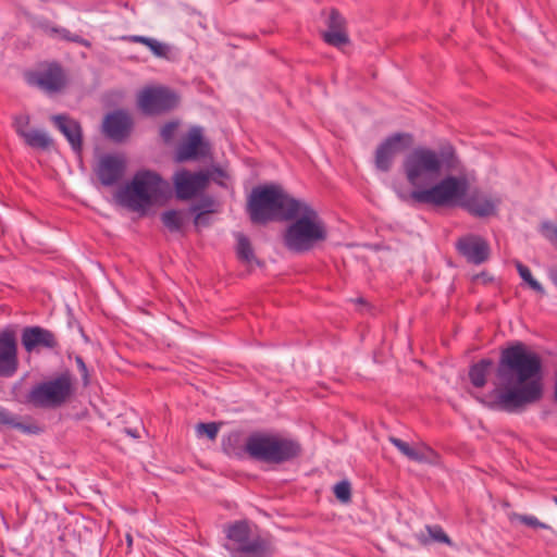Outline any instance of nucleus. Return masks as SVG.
Instances as JSON below:
<instances>
[{
	"mask_svg": "<svg viewBox=\"0 0 557 557\" xmlns=\"http://www.w3.org/2000/svg\"><path fill=\"white\" fill-rule=\"evenodd\" d=\"M178 122L171 121L165 123L160 129V136L165 144H171L176 135Z\"/></svg>",
	"mask_w": 557,
	"mask_h": 557,
	"instance_id": "38",
	"label": "nucleus"
},
{
	"mask_svg": "<svg viewBox=\"0 0 557 557\" xmlns=\"http://www.w3.org/2000/svg\"><path fill=\"white\" fill-rule=\"evenodd\" d=\"M456 249L467 262L474 265L486 262L491 255V248L486 239L475 234H467L458 238Z\"/></svg>",
	"mask_w": 557,
	"mask_h": 557,
	"instance_id": "17",
	"label": "nucleus"
},
{
	"mask_svg": "<svg viewBox=\"0 0 557 557\" xmlns=\"http://www.w3.org/2000/svg\"><path fill=\"white\" fill-rule=\"evenodd\" d=\"M517 271L520 275V277L528 283V285L535 292L543 294L544 288L543 286L532 276V273L530 269L522 264L521 262L517 261L516 263Z\"/></svg>",
	"mask_w": 557,
	"mask_h": 557,
	"instance_id": "33",
	"label": "nucleus"
},
{
	"mask_svg": "<svg viewBox=\"0 0 557 557\" xmlns=\"http://www.w3.org/2000/svg\"><path fill=\"white\" fill-rule=\"evenodd\" d=\"M213 206V201L210 198H203L198 203L191 207V210L198 212L196 220L200 218L202 213L211 212V207Z\"/></svg>",
	"mask_w": 557,
	"mask_h": 557,
	"instance_id": "43",
	"label": "nucleus"
},
{
	"mask_svg": "<svg viewBox=\"0 0 557 557\" xmlns=\"http://www.w3.org/2000/svg\"><path fill=\"white\" fill-rule=\"evenodd\" d=\"M553 499H554L555 504L557 505V496H554Z\"/></svg>",
	"mask_w": 557,
	"mask_h": 557,
	"instance_id": "50",
	"label": "nucleus"
},
{
	"mask_svg": "<svg viewBox=\"0 0 557 557\" xmlns=\"http://www.w3.org/2000/svg\"><path fill=\"white\" fill-rule=\"evenodd\" d=\"M496 376L499 383H541L544 377L543 358L525 343L511 342L499 351Z\"/></svg>",
	"mask_w": 557,
	"mask_h": 557,
	"instance_id": "3",
	"label": "nucleus"
},
{
	"mask_svg": "<svg viewBox=\"0 0 557 557\" xmlns=\"http://www.w3.org/2000/svg\"><path fill=\"white\" fill-rule=\"evenodd\" d=\"M389 442L408 459L416 461L417 459V446L412 447L408 443L400 438L391 436Z\"/></svg>",
	"mask_w": 557,
	"mask_h": 557,
	"instance_id": "34",
	"label": "nucleus"
},
{
	"mask_svg": "<svg viewBox=\"0 0 557 557\" xmlns=\"http://www.w3.org/2000/svg\"><path fill=\"white\" fill-rule=\"evenodd\" d=\"M273 434H253L246 442V451L255 459L270 462Z\"/></svg>",
	"mask_w": 557,
	"mask_h": 557,
	"instance_id": "22",
	"label": "nucleus"
},
{
	"mask_svg": "<svg viewBox=\"0 0 557 557\" xmlns=\"http://www.w3.org/2000/svg\"><path fill=\"white\" fill-rule=\"evenodd\" d=\"M40 27L50 37H59L65 41L75 42L87 48L91 46L90 41L77 34L71 33L65 27L54 26L49 22L41 23Z\"/></svg>",
	"mask_w": 557,
	"mask_h": 557,
	"instance_id": "23",
	"label": "nucleus"
},
{
	"mask_svg": "<svg viewBox=\"0 0 557 557\" xmlns=\"http://www.w3.org/2000/svg\"><path fill=\"white\" fill-rule=\"evenodd\" d=\"M494 367V362L490 358H483L473 363L469 370L470 383H486V375Z\"/></svg>",
	"mask_w": 557,
	"mask_h": 557,
	"instance_id": "26",
	"label": "nucleus"
},
{
	"mask_svg": "<svg viewBox=\"0 0 557 557\" xmlns=\"http://www.w3.org/2000/svg\"><path fill=\"white\" fill-rule=\"evenodd\" d=\"M334 494L342 503H348L351 496L350 484L347 481H342L334 486Z\"/></svg>",
	"mask_w": 557,
	"mask_h": 557,
	"instance_id": "39",
	"label": "nucleus"
},
{
	"mask_svg": "<svg viewBox=\"0 0 557 557\" xmlns=\"http://www.w3.org/2000/svg\"><path fill=\"white\" fill-rule=\"evenodd\" d=\"M0 557H4V556L0 555Z\"/></svg>",
	"mask_w": 557,
	"mask_h": 557,
	"instance_id": "51",
	"label": "nucleus"
},
{
	"mask_svg": "<svg viewBox=\"0 0 557 557\" xmlns=\"http://www.w3.org/2000/svg\"><path fill=\"white\" fill-rule=\"evenodd\" d=\"M214 171H215V173H216L218 175H220V176H223V175H224V172H223L221 169H219V168H215V169H214Z\"/></svg>",
	"mask_w": 557,
	"mask_h": 557,
	"instance_id": "49",
	"label": "nucleus"
},
{
	"mask_svg": "<svg viewBox=\"0 0 557 557\" xmlns=\"http://www.w3.org/2000/svg\"><path fill=\"white\" fill-rule=\"evenodd\" d=\"M126 169L127 161L122 153H103L98 158L94 172L101 185L111 187L122 181Z\"/></svg>",
	"mask_w": 557,
	"mask_h": 557,
	"instance_id": "11",
	"label": "nucleus"
},
{
	"mask_svg": "<svg viewBox=\"0 0 557 557\" xmlns=\"http://www.w3.org/2000/svg\"><path fill=\"white\" fill-rule=\"evenodd\" d=\"M226 537L225 548L232 557H269L273 553L271 542L260 536L247 521L230 524Z\"/></svg>",
	"mask_w": 557,
	"mask_h": 557,
	"instance_id": "7",
	"label": "nucleus"
},
{
	"mask_svg": "<svg viewBox=\"0 0 557 557\" xmlns=\"http://www.w3.org/2000/svg\"><path fill=\"white\" fill-rule=\"evenodd\" d=\"M125 433L127 435L132 436L133 438H139L140 437L138 429H125Z\"/></svg>",
	"mask_w": 557,
	"mask_h": 557,
	"instance_id": "47",
	"label": "nucleus"
},
{
	"mask_svg": "<svg viewBox=\"0 0 557 557\" xmlns=\"http://www.w3.org/2000/svg\"><path fill=\"white\" fill-rule=\"evenodd\" d=\"M71 385H36L21 403L34 407L54 408L62 405L71 395Z\"/></svg>",
	"mask_w": 557,
	"mask_h": 557,
	"instance_id": "9",
	"label": "nucleus"
},
{
	"mask_svg": "<svg viewBox=\"0 0 557 557\" xmlns=\"http://www.w3.org/2000/svg\"><path fill=\"white\" fill-rule=\"evenodd\" d=\"M548 276L550 278V281L555 284V286L557 287V267H552L549 268L548 270Z\"/></svg>",
	"mask_w": 557,
	"mask_h": 557,
	"instance_id": "46",
	"label": "nucleus"
},
{
	"mask_svg": "<svg viewBox=\"0 0 557 557\" xmlns=\"http://www.w3.org/2000/svg\"><path fill=\"white\" fill-rule=\"evenodd\" d=\"M126 542H127V546L131 547L133 544V539H132L131 534H126Z\"/></svg>",
	"mask_w": 557,
	"mask_h": 557,
	"instance_id": "48",
	"label": "nucleus"
},
{
	"mask_svg": "<svg viewBox=\"0 0 557 557\" xmlns=\"http://www.w3.org/2000/svg\"><path fill=\"white\" fill-rule=\"evenodd\" d=\"M465 206L471 214L480 218L492 215L496 210L495 202L483 196L469 198Z\"/></svg>",
	"mask_w": 557,
	"mask_h": 557,
	"instance_id": "24",
	"label": "nucleus"
},
{
	"mask_svg": "<svg viewBox=\"0 0 557 557\" xmlns=\"http://www.w3.org/2000/svg\"><path fill=\"white\" fill-rule=\"evenodd\" d=\"M170 191V185L160 174L150 170L137 171L132 181L121 187L115 199L119 205L140 215L159 200L165 198Z\"/></svg>",
	"mask_w": 557,
	"mask_h": 557,
	"instance_id": "4",
	"label": "nucleus"
},
{
	"mask_svg": "<svg viewBox=\"0 0 557 557\" xmlns=\"http://www.w3.org/2000/svg\"><path fill=\"white\" fill-rule=\"evenodd\" d=\"M426 531L433 541L450 544L449 537L440 525H428Z\"/></svg>",
	"mask_w": 557,
	"mask_h": 557,
	"instance_id": "42",
	"label": "nucleus"
},
{
	"mask_svg": "<svg viewBox=\"0 0 557 557\" xmlns=\"http://www.w3.org/2000/svg\"><path fill=\"white\" fill-rule=\"evenodd\" d=\"M220 424L215 422L198 423L196 425V433L198 436H207L211 441L215 440Z\"/></svg>",
	"mask_w": 557,
	"mask_h": 557,
	"instance_id": "35",
	"label": "nucleus"
},
{
	"mask_svg": "<svg viewBox=\"0 0 557 557\" xmlns=\"http://www.w3.org/2000/svg\"><path fill=\"white\" fill-rule=\"evenodd\" d=\"M132 125L131 116L125 111L116 110L104 117L103 132L110 139L122 141L128 136Z\"/></svg>",
	"mask_w": 557,
	"mask_h": 557,
	"instance_id": "19",
	"label": "nucleus"
},
{
	"mask_svg": "<svg viewBox=\"0 0 557 557\" xmlns=\"http://www.w3.org/2000/svg\"><path fill=\"white\" fill-rule=\"evenodd\" d=\"M470 393L482 404L516 412L539 400L542 385H472Z\"/></svg>",
	"mask_w": 557,
	"mask_h": 557,
	"instance_id": "5",
	"label": "nucleus"
},
{
	"mask_svg": "<svg viewBox=\"0 0 557 557\" xmlns=\"http://www.w3.org/2000/svg\"><path fill=\"white\" fill-rule=\"evenodd\" d=\"M17 430L24 434H39L42 429L30 418H22L0 407V431Z\"/></svg>",
	"mask_w": 557,
	"mask_h": 557,
	"instance_id": "20",
	"label": "nucleus"
},
{
	"mask_svg": "<svg viewBox=\"0 0 557 557\" xmlns=\"http://www.w3.org/2000/svg\"><path fill=\"white\" fill-rule=\"evenodd\" d=\"M460 166L456 149L445 144L438 150L419 146L408 152L401 163L404 175L412 190L396 189V195L405 203L451 207L463 199L468 191L465 177L446 175L437 181L443 171H455Z\"/></svg>",
	"mask_w": 557,
	"mask_h": 557,
	"instance_id": "1",
	"label": "nucleus"
},
{
	"mask_svg": "<svg viewBox=\"0 0 557 557\" xmlns=\"http://www.w3.org/2000/svg\"><path fill=\"white\" fill-rule=\"evenodd\" d=\"M51 121L66 138L72 150L81 154L83 150V129L81 124L66 114L52 115Z\"/></svg>",
	"mask_w": 557,
	"mask_h": 557,
	"instance_id": "18",
	"label": "nucleus"
},
{
	"mask_svg": "<svg viewBox=\"0 0 557 557\" xmlns=\"http://www.w3.org/2000/svg\"><path fill=\"white\" fill-rule=\"evenodd\" d=\"M149 38L150 37H146V36H141V35H132V36L127 37V40L131 42L143 44L146 46V42H148Z\"/></svg>",
	"mask_w": 557,
	"mask_h": 557,
	"instance_id": "45",
	"label": "nucleus"
},
{
	"mask_svg": "<svg viewBox=\"0 0 557 557\" xmlns=\"http://www.w3.org/2000/svg\"><path fill=\"white\" fill-rule=\"evenodd\" d=\"M236 239V252L238 258L245 262H251L252 260H255V253L249 238L242 233H237Z\"/></svg>",
	"mask_w": 557,
	"mask_h": 557,
	"instance_id": "28",
	"label": "nucleus"
},
{
	"mask_svg": "<svg viewBox=\"0 0 557 557\" xmlns=\"http://www.w3.org/2000/svg\"><path fill=\"white\" fill-rule=\"evenodd\" d=\"M163 225L172 233L180 232L183 227L182 214L176 210H166L161 213Z\"/></svg>",
	"mask_w": 557,
	"mask_h": 557,
	"instance_id": "29",
	"label": "nucleus"
},
{
	"mask_svg": "<svg viewBox=\"0 0 557 557\" xmlns=\"http://www.w3.org/2000/svg\"><path fill=\"white\" fill-rule=\"evenodd\" d=\"M540 233L553 246L557 247V225L549 221H544L540 225Z\"/></svg>",
	"mask_w": 557,
	"mask_h": 557,
	"instance_id": "36",
	"label": "nucleus"
},
{
	"mask_svg": "<svg viewBox=\"0 0 557 557\" xmlns=\"http://www.w3.org/2000/svg\"><path fill=\"white\" fill-rule=\"evenodd\" d=\"M21 343L26 352H39L42 349L55 351L60 348L57 335L42 326L30 325L23 327Z\"/></svg>",
	"mask_w": 557,
	"mask_h": 557,
	"instance_id": "13",
	"label": "nucleus"
},
{
	"mask_svg": "<svg viewBox=\"0 0 557 557\" xmlns=\"http://www.w3.org/2000/svg\"><path fill=\"white\" fill-rule=\"evenodd\" d=\"M209 144L203 139L202 128L193 126L185 139L177 146L175 150V161L186 162L199 160L209 154Z\"/></svg>",
	"mask_w": 557,
	"mask_h": 557,
	"instance_id": "16",
	"label": "nucleus"
},
{
	"mask_svg": "<svg viewBox=\"0 0 557 557\" xmlns=\"http://www.w3.org/2000/svg\"><path fill=\"white\" fill-rule=\"evenodd\" d=\"M146 47L158 58H166L169 53V46L158 41L154 38H149L146 42Z\"/></svg>",
	"mask_w": 557,
	"mask_h": 557,
	"instance_id": "40",
	"label": "nucleus"
},
{
	"mask_svg": "<svg viewBox=\"0 0 557 557\" xmlns=\"http://www.w3.org/2000/svg\"><path fill=\"white\" fill-rule=\"evenodd\" d=\"M412 144L408 133H395L386 137L376 148L374 163L381 172H388L397 153Z\"/></svg>",
	"mask_w": 557,
	"mask_h": 557,
	"instance_id": "12",
	"label": "nucleus"
},
{
	"mask_svg": "<svg viewBox=\"0 0 557 557\" xmlns=\"http://www.w3.org/2000/svg\"><path fill=\"white\" fill-rule=\"evenodd\" d=\"M438 460H440V456L430 446H428L425 444L417 445V459H416L417 462L437 465Z\"/></svg>",
	"mask_w": 557,
	"mask_h": 557,
	"instance_id": "32",
	"label": "nucleus"
},
{
	"mask_svg": "<svg viewBox=\"0 0 557 557\" xmlns=\"http://www.w3.org/2000/svg\"><path fill=\"white\" fill-rule=\"evenodd\" d=\"M26 146L33 149L48 150L52 144V138L44 131L32 129L27 136L23 138Z\"/></svg>",
	"mask_w": 557,
	"mask_h": 557,
	"instance_id": "25",
	"label": "nucleus"
},
{
	"mask_svg": "<svg viewBox=\"0 0 557 557\" xmlns=\"http://www.w3.org/2000/svg\"><path fill=\"white\" fill-rule=\"evenodd\" d=\"M28 85L38 87L47 94L61 91L66 85L63 69L58 63H51L46 69L27 73Z\"/></svg>",
	"mask_w": 557,
	"mask_h": 557,
	"instance_id": "14",
	"label": "nucleus"
},
{
	"mask_svg": "<svg viewBox=\"0 0 557 557\" xmlns=\"http://www.w3.org/2000/svg\"><path fill=\"white\" fill-rule=\"evenodd\" d=\"M271 463H282L297 457L300 451V445L298 442L274 435L273 448H271Z\"/></svg>",
	"mask_w": 557,
	"mask_h": 557,
	"instance_id": "21",
	"label": "nucleus"
},
{
	"mask_svg": "<svg viewBox=\"0 0 557 557\" xmlns=\"http://www.w3.org/2000/svg\"><path fill=\"white\" fill-rule=\"evenodd\" d=\"M298 200L286 193L280 185L257 186L249 195L247 212L255 224H265L273 220H285L293 202H298Z\"/></svg>",
	"mask_w": 557,
	"mask_h": 557,
	"instance_id": "6",
	"label": "nucleus"
},
{
	"mask_svg": "<svg viewBox=\"0 0 557 557\" xmlns=\"http://www.w3.org/2000/svg\"><path fill=\"white\" fill-rule=\"evenodd\" d=\"M30 116L27 113H18L13 116L12 127L20 138H24L32 131L29 128Z\"/></svg>",
	"mask_w": 557,
	"mask_h": 557,
	"instance_id": "31",
	"label": "nucleus"
},
{
	"mask_svg": "<svg viewBox=\"0 0 557 557\" xmlns=\"http://www.w3.org/2000/svg\"><path fill=\"white\" fill-rule=\"evenodd\" d=\"M17 341L12 329L0 332V377L10 379L18 370Z\"/></svg>",
	"mask_w": 557,
	"mask_h": 557,
	"instance_id": "15",
	"label": "nucleus"
},
{
	"mask_svg": "<svg viewBox=\"0 0 557 557\" xmlns=\"http://www.w3.org/2000/svg\"><path fill=\"white\" fill-rule=\"evenodd\" d=\"M137 102L145 114L154 115L174 109L178 97L165 87H147L138 94Z\"/></svg>",
	"mask_w": 557,
	"mask_h": 557,
	"instance_id": "8",
	"label": "nucleus"
},
{
	"mask_svg": "<svg viewBox=\"0 0 557 557\" xmlns=\"http://www.w3.org/2000/svg\"><path fill=\"white\" fill-rule=\"evenodd\" d=\"M67 361L71 371L77 373L83 383H89V369L84 359L78 355L69 354Z\"/></svg>",
	"mask_w": 557,
	"mask_h": 557,
	"instance_id": "27",
	"label": "nucleus"
},
{
	"mask_svg": "<svg viewBox=\"0 0 557 557\" xmlns=\"http://www.w3.org/2000/svg\"><path fill=\"white\" fill-rule=\"evenodd\" d=\"M323 39L326 44L336 48H341L349 42V37L345 29L325 30Z\"/></svg>",
	"mask_w": 557,
	"mask_h": 557,
	"instance_id": "30",
	"label": "nucleus"
},
{
	"mask_svg": "<svg viewBox=\"0 0 557 557\" xmlns=\"http://www.w3.org/2000/svg\"><path fill=\"white\" fill-rule=\"evenodd\" d=\"M76 380L77 377L74 376L70 367H67V369L61 372L57 377H54L51 381H48L47 383H73Z\"/></svg>",
	"mask_w": 557,
	"mask_h": 557,
	"instance_id": "44",
	"label": "nucleus"
},
{
	"mask_svg": "<svg viewBox=\"0 0 557 557\" xmlns=\"http://www.w3.org/2000/svg\"><path fill=\"white\" fill-rule=\"evenodd\" d=\"M511 520H517L520 523H523V524H525L530 528H534V529H537V528L549 529V525L539 521V519L534 516L513 513L511 516Z\"/></svg>",
	"mask_w": 557,
	"mask_h": 557,
	"instance_id": "37",
	"label": "nucleus"
},
{
	"mask_svg": "<svg viewBox=\"0 0 557 557\" xmlns=\"http://www.w3.org/2000/svg\"><path fill=\"white\" fill-rule=\"evenodd\" d=\"M284 221H289V224L283 233V244L292 252H308L327 239L325 222L311 205L301 199L293 202Z\"/></svg>",
	"mask_w": 557,
	"mask_h": 557,
	"instance_id": "2",
	"label": "nucleus"
},
{
	"mask_svg": "<svg viewBox=\"0 0 557 557\" xmlns=\"http://www.w3.org/2000/svg\"><path fill=\"white\" fill-rule=\"evenodd\" d=\"M327 30L344 29L345 20L337 10H332L326 20Z\"/></svg>",
	"mask_w": 557,
	"mask_h": 557,
	"instance_id": "41",
	"label": "nucleus"
},
{
	"mask_svg": "<svg viewBox=\"0 0 557 557\" xmlns=\"http://www.w3.org/2000/svg\"><path fill=\"white\" fill-rule=\"evenodd\" d=\"M172 180L177 199L189 200L207 188L210 174L205 171L190 172L182 169L174 173Z\"/></svg>",
	"mask_w": 557,
	"mask_h": 557,
	"instance_id": "10",
	"label": "nucleus"
}]
</instances>
